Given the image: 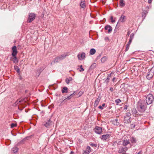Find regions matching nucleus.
<instances>
[{"label":"nucleus","mask_w":154,"mask_h":154,"mask_svg":"<svg viewBox=\"0 0 154 154\" xmlns=\"http://www.w3.org/2000/svg\"><path fill=\"white\" fill-rule=\"evenodd\" d=\"M146 104L144 100L139 101L138 102L137 106L138 111L141 112H144L146 109Z\"/></svg>","instance_id":"1"},{"label":"nucleus","mask_w":154,"mask_h":154,"mask_svg":"<svg viewBox=\"0 0 154 154\" xmlns=\"http://www.w3.org/2000/svg\"><path fill=\"white\" fill-rule=\"evenodd\" d=\"M146 14H144L142 12V17L143 18H144L146 16Z\"/></svg>","instance_id":"45"},{"label":"nucleus","mask_w":154,"mask_h":154,"mask_svg":"<svg viewBox=\"0 0 154 154\" xmlns=\"http://www.w3.org/2000/svg\"><path fill=\"white\" fill-rule=\"evenodd\" d=\"M72 80V78L71 77H69V78L66 79L65 80V82L67 84H69L70 82Z\"/></svg>","instance_id":"24"},{"label":"nucleus","mask_w":154,"mask_h":154,"mask_svg":"<svg viewBox=\"0 0 154 154\" xmlns=\"http://www.w3.org/2000/svg\"><path fill=\"white\" fill-rule=\"evenodd\" d=\"M131 126L132 128H134L135 127V125L133 123L131 124Z\"/></svg>","instance_id":"49"},{"label":"nucleus","mask_w":154,"mask_h":154,"mask_svg":"<svg viewBox=\"0 0 154 154\" xmlns=\"http://www.w3.org/2000/svg\"><path fill=\"white\" fill-rule=\"evenodd\" d=\"M119 5L121 7H124L125 5V3L124 0H120L119 1Z\"/></svg>","instance_id":"20"},{"label":"nucleus","mask_w":154,"mask_h":154,"mask_svg":"<svg viewBox=\"0 0 154 154\" xmlns=\"http://www.w3.org/2000/svg\"><path fill=\"white\" fill-rule=\"evenodd\" d=\"M112 121V124L114 125L118 126L119 125V123L118 119H116Z\"/></svg>","instance_id":"14"},{"label":"nucleus","mask_w":154,"mask_h":154,"mask_svg":"<svg viewBox=\"0 0 154 154\" xmlns=\"http://www.w3.org/2000/svg\"><path fill=\"white\" fill-rule=\"evenodd\" d=\"M124 121L125 123H130V118L128 117H125L124 118Z\"/></svg>","instance_id":"17"},{"label":"nucleus","mask_w":154,"mask_h":154,"mask_svg":"<svg viewBox=\"0 0 154 154\" xmlns=\"http://www.w3.org/2000/svg\"><path fill=\"white\" fill-rule=\"evenodd\" d=\"M90 145L91 146H95L96 147L97 146V144H94V143H91L90 144Z\"/></svg>","instance_id":"41"},{"label":"nucleus","mask_w":154,"mask_h":154,"mask_svg":"<svg viewBox=\"0 0 154 154\" xmlns=\"http://www.w3.org/2000/svg\"><path fill=\"white\" fill-rule=\"evenodd\" d=\"M99 102L98 101H97L96 100H95V102H94V106L95 107H96L97 106V105H98L99 103Z\"/></svg>","instance_id":"38"},{"label":"nucleus","mask_w":154,"mask_h":154,"mask_svg":"<svg viewBox=\"0 0 154 154\" xmlns=\"http://www.w3.org/2000/svg\"><path fill=\"white\" fill-rule=\"evenodd\" d=\"M91 151V149L89 146H88L86 148V150L85 151L84 154H89Z\"/></svg>","instance_id":"18"},{"label":"nucleus","mask_w":154,"mask_h":154,"mask_svg":"<svg viewBox=\"0 0 154 154\" xmlns=\"http://www.w3.org/2000/svg\"><path fill=\"white\" fill-rule=\"evenodd\" d=\"M68 88L66 87H64L63 88L62 92L63 93H67V92L68 91Z\"/></svg>","instance_id":"26"},{"label":"nucleus","mask_w":154,"mask_h":154,"mask_svg":"<svg viewBox=\"0 0 154 154\" xmlns=\"http://www.w3.org/2000/svg\"><path fill=\"white\" fill-rule=\"evenodd\" d=\"M105 105V103H103L102 106H98V108L101 109H103V107H104Z\"/></svg>","instance_id":"35"},{"label":"nucleus","mask_w":154,"mask_h":154,"mask_svg":"<svg viewBox=\"0 0 154 154\" xmlns=\"http://www.w3.org/2000/svg\"><path fill=\"white\" fill-rule=\"evenodd\" d=\"M111 77V75L110 74H109L108 76H107V77L106 79H108L109 80L110 78Z\"/></svg>","instance_id":"44"},{"label":"nucleus","mask_w":154,"mask_h":154,"mask_svg":"<svg viewBox=\"0 0 154 154\" xmlns=\"http://www.w3.org/2000/svg\"><path fill=\"white\" fill-rule=\"evenodd\" d=\"M107 59V57L104 56L101 58V61L102 63H104L106 60Z\"/></svg>","instance_id":"27"},{"label":"nucleus","mask_w":154,"mask_h":154,"mask_svg":"<svg viewBox=\"0 0 154 154\" xmlns=\"http://www.w3.org/2000/svg\"><path fill=\"white\" fill-rule=\"evenodd\" d=\"M132 112H133V114L135 115H138V113L137 112V110H136V109H133L132 110Z\"/></svg>","instance_id":"32"},{"label":"nucleus","mask_w":154,"mask_h":154,"mask_svg":"<svg viewBox=\"0 0 154 154\" xmlns=\"http://www.w3.org/2000/svg\"><path fill=\"white\" fill-rule=\"evenodd\" d=\"M137 154H140V152H138Z\"/></svg>","instance_id":"56"},{"label":"nucleus","mask_w":154,"mask_h":154,"mask_svg":"<svg viewBox=\"0 0 154 154\" xmlns=\"http://www.w3.org/2000/svg\"><path fill=\"white\" fill-rule=\"evenodd\" d=\"M12 56H13V57H15V56H16L17 54V53L16 46H14L12 48Z\"/></svg>","instance_id":"10"},{"label":"nucleus","mask_w":154,"mask_h":154,"mask_svg":"<svg viewBox=\"0 0 154 154\" xmlns=\"http://www.w3.org/2000/svg\"><path fill=\"white\" fill-rule=\"evenodd\" d=\"M121 102V101L119 99H118L115 100V102L116 103V105H118L119 103Z\"/></svg>","instance_id":"33"},{"label":"nucleus","mask_w":154,"mask_h":154,"mask_svg":"<svg viewBox=\"0 0 154 154\" xmlns=\"http://www.w3.org/2000/svg\"><path fill=\"white\" fill-rule=\"evenodd\" d=\"M126 114H127V117H129L131 115V114L129 112L127 113Z\"/></svg>","instance_id":"47"},{"label":"nucleus","mask_w":154,"mask_h":154,"mask_svg":"<svg viewBox=\"0 0 154 154\" xmlns=\"http://www.w3.org/2000/svg\"><path fill=\"white\" fill-rule=\"evenodd\" d=\"M95 50L94 48H92L90 50L89 53L91 55H92L94 54L95 53Z\"/></svg>","instance_id":"23"},{"label":"nucleus","mask_w":154,"mask_h":154,"mask_svg":"<svg viewBox=\"0 0 154 154\" xmlns=\"http://www.w3.org/2000/svg\"><path fill=\"white\" fill-rule=\"evenodd\" d=\"M152 0H148V2L149 4H150L151 3Z\"/></svg>","instance_id":"50"},{"label":"nucleus","mask_w":154,"mask_h":154,"mask_svg":"<svg viewBox=\"0 0 154 154\" xmlns=\"http://www.w3.org/2000/svg\"><path fill=\"white\" fill-rule=\"evenodd\" d=\"M25 140L24 139H23V140H22L21 142H20V143H23V141Z\"/></svg>","instance_id":"53"},{"label":"nucleus","mask_w":154,"mask_h":154,"mask_svg":"<svg viewBox=\"0 0 154 154\" xmlns=\"http://www.w3.org/2000/svg\"><path fill=\"white\" fill-rule=\"evenodd\" d=\"M116 79V78L115 77H114L113 79H112V81L113 82H114V81H115V79Z\"/></svg>","instance_id":"52"},{"label":"nucleus","mask_w":154,"mask_h":154,"mask_svg":"<svg viewBox=\"0 0 154 154\" xmlns=\"http://www.w3.org/2000/svg\"><path fill=\"white\" fill-rule=\"evenodd\" d=\"M17 125L15 124L12 123L11 125V128H13L16 126Z\"/></svg>","instance_id":"40"},{"label":"nucleus","mask_w":154,"mask_h":154,"mask_svg":"<svg viewBox=\"0 0 154 154\" xmlns=\"http://www.w3.org/2000/svg\"><path fill=\"white\" fill-rule=\"evenodd\" d=\"M130 143L129 140H124L122 143V145L124 146H126Z\"/></svg>","instance_id":"19"},{"label":"nucleus","mask_w":154,"mask_h":154,"mask_svg":"<svg viewBox=\"0 0 154 154\" xmlns=\"http://www.w3.org/2000/svg\"><path fill=\"white\" fill-rule=\"evenodd\" d=\"M18 150V148L17 147H14L12 149V151L14 153H16L17 152Z\"/></svg>","instance_id":"25"},{"label":"nucleus","mask_w":154,"mask_h":154,"mask_svg":"<svg viewBox=\"0 0 154 154\" xmlns=\"http://www.w3.org/2000/svg\"><path fill=\"white\" fill-rule=\"evenodd\" d=\"M73 95V94H71L70 96L68 97L67 98H66L65 99H64L63 101H65L66 100H68L70 99L71 98V96Z\"/></svg>","instance_id":"37"},{"label":"nucleus","mask_w":154,"mask_h":154,"mask_svg":"<svg viewBox=\"0 0 154 154\" xmlns=\"http://www.w3.org/2000/svg\"><path fill=\"white\" fill-rule=\"evenodd\" d=\"M68 54V53H65L56 57L55 58L53 63H55L63 60L67 56L69 55Z\"/></svg>","instance_id":"2"},{"label":"nucleus","mask_w":154,"mask_h":154,"mask_svg":"<svg viewBox=\"0 0 154 154\" xmlns=\"http://www.w3.org/2000/svg\"><path fill=\"white\" fill-rule=\"evenodd\" d=\"M109 90L111 91H113V88L112 87L110 88H109Z\"/></svg>","instance_id":"51"},{"label":"nucleus","mask_w":154,"mask_h":154,"mask_svg":"<svg viewBox=\"0 0 154 154\" xmlns=\"http://www.w3.org/2000/svg\"><path fill=\"white\" fill-rule=\"evenodd\" d=\"M94 131L96 134H100L102 132V128L100 127L96 126L94 129Z\"/></svg>","instance_id":"7"},{"label":"nucleus","mask_w":154,"mask_h":154,"mask_svg":"<svg viewBox=\"0 0 154 154\" xmlns=\"http://www.w3.org/2000/svg\"><path fill=\"white\" fill-rule=\"evenodd\" d=\"M18 109H20V110H22V109H20V108H19V107H18Z\"/></svg>","instance_id":"55"},{"label":"nucleus","mask_w":154,"mask_h":154,"mask_svg":"<svg viewBox=\"0 0 154 154\" xmlns=\"http://www.w3.org/2000/svg\"><path fill=\"white\" fill-rule=\"evenodd\" d=\"M125 109H127L126 107H125Z\"/></svg>","instance_id":"59"},{"label":"nucleus","mask_w":154,"mask_h":154,"mask_svg":"<svg viewBox=\"0 0 154 154\" xmlns=\"http://www.w3.org/2000/svg\"><path fill=\"white\" fill-rule=\"evenodd\" d=\"M25 106H24L23 107V108H25Z\"/></svg>","instance_id":"57"},{"label":"nucleus","mask_w":154,"mask_h":154,"mask_svg":"<svg viewBox=\"0 0 154 154\" xmlns=\"http://www.w3.org/2000/svg\"><path fill=\"white\" fill-rule=\"evenodd\" d=\"M74 153V152L72 151H71L70 153V154H73Z\"/></svg>","instance_id":"54"},{"label":"nucleus","mask_w":154,"mask_h":154,"mask_svg":"<svg viewBox=\"0 0 154 154\" xmlns=\"http://www.w3.org/2000/svg\"><path fill=\"white\" fill-rule=\"evenodd\" d=\"M131 32L130 30H128V32L127 33V35H126V37L127 38L128 37V36H129V35L131 33Z\"/></svg>","instance_id":"42"},{"label":"nucleus","mask_w":154,"mask_h":154,"mask_svg":"<svg viewBox=\"0 0 154 154\" xmlns=\"http://www.w3.org/2000/svg\"><path fill=\"white\" fill-rule=\"evenodd\" d=\"M27 100L26 98L18 100L14 104V106H16L18 104H23L24 103L26 102Z\"/></svg>","instance_id":"5"},{"label":"nucleus","mask_w":154,"mask_h":154,"mask_svg":"<svg viewBox=\"0 0 154 154\" xmlns=\"http://www.w3.org/2000/svg\"><path fill=\"white\" fill-rule=\"evenodd\" d=\"M79 5L81 8L85 9L86 6L85 1V0H81Z\"/></svg>","instance_id":"9"},{"label":"nucleus","mask_w":154,"mask_h":154,"mask_svg":"<svg viewBox=\"0 0 154 154\" xmlns=\"http://www.w3.org/2000/svg\"><path fill=\"white\" fill-rule=\"evenodd\" d=\"M153 96L151 94H149L146 98V103L147 105L152 103L153 101Z\"/></svg>","instance_id":"3"},{"label":"nucleus","mask_w":154,"mask_h":154,"mask_svg":"<svg viewBox=\"0 0 154 154\" xmlns=\"http://www.w3.org/2000/svg\"><path fill=\"white\" fill-rule=\"evenodd\" d=\"M14 69L17 73L20 72V69L17 66H14Z\"/></svg>","instance_id":"31"},{"label":"nucleus","mask_w":154,"mask_h":154,"mask_svg":"<svg viewBox=\"0 0 154 154\" xmlns=\"http://www.w3.org/2000/svg\"><path fill=\"white\" fill-rule=\"evenodd\" d=\"M79 69L80 72H83L84 70V69L83 68L82 65H81L79 66V68H78V69Z\"/></svg>","instance_id":"30"},{"label":"nucleus","mask_w":154,"mask_h":154,"mask_svg":"<svg viewBox=\"0 0 154 154\" xmlns=\"http://www.w3.org/2000/svg\"><path fill=\"white\" fill-rule=\"evenodd\" d=\"M105 82L107 84L108 83V82H109V80L108 79H106L105 81Z\"/></svg>","instance_id":"46"},{"label":"nucleus","mask_w":154,"mask_h":154,"mask_svg":"<svg viewBox=\"0 0 154 154\" xmlns=\"http://www.w3.org/2000/svg\"><path fill=\"white\" fill-rule=\"evenodd\" d=\"M11 60L14 63H17L18 62V60L16 56L11 58Z\"/></svg>","instance_id":"21"},{"label":"nucleus","mask_w":154,"mask_h":154,"mask_svg":"<svg viewBox=\"0 0 154 154\" xmlns=\"http://www.w3.org/2000/svg\"><path fill=\"white\" fill-rule=\"evenodd\" d=\"M84 91H80L78 94V95H79V97H80L82 95Z\"/></svg>","instance_id":"36"},{"label":"nucleus","mask_w":154,"mask_h":154,"mask_svg":"<svg viewBox=\"0 0 154 154\" xmlns=\"http://www.w3.org/2000/svg\"><path fill=\"white\" fill-rule=\"evenodd\" d=\"M128 149V148L126 147L124 148L122 147L120 148L118 150V152L121 153L124 152H125Z\"/></svg>","instance_id":"12"},{"label":"nucleus","mask_w":154,"mask_h":154,"mask_svg":"<svg viewBox=\"0 0 154 154\" xmlns=\"http://www.w3.org/2000/svg\"><path fill=\"white\" fill-rule=\"evenodd\" d=\"M100 99L99 97H98V98H97V100H96L99 102Z\"/></svg>","instance_id":"48"},{"label":"nucleus","mask_w":154,"mask_h":154,"mask_svg":"<svg viewBox=\"0 0 154 154\" xmlns=\"http://www.w3.org/2000/svg\"><path fill=\"white\" fill-rule=\"evenodd\" d=\"M134 34L133 33H132L130 35V38L129 39V40L128 42H130V43H131L133 39L134 38Z\"/></svg>","instance_id":"22"},{"label":"nucleus","mask_w":154,"mask_h":154,"mask_svg":"<svg viewBox=\"0 0 154 154\" xmlns=\"http://www.w3.org/2000/svg\"><path fill=\"white\" fill-rule=\"evenodd\" d=\"M149 71L147 72L146 76V78L149 80H150L152 78L154 75V68L152 67L150 69H149Z\"/></svg>","instance_id":"4"},{"label":"nucleus","mask_w":154,"mask_h":154,"mask_svg":"<svg viewBox=\"0 0 154 154\" xmlns=\"http://www.w3.org/2000/svg\"><path fill=\"white\" fill-rule=\"evenodd\" d=\"M131 43H130V42H128L127 44L126 45V47L125 50L126 51H127L128 50Z\"/></svg>","instance_id":"29"},{"label":"nucleus","mask_w":154,"mask_h":154,"mask_svg":"<svg viewBox=\"0 0 154 154\" xmlns=\"http://www.w3.org/2000/svg\"><path fill=\"white\" fill-rule=\"evenodd\" d=\"M36 16V15L34 13L30 14L27 20V23H29L35 19Z\"/></svg>","instance_id":"6"},{"label":"nucleus","mask_w":154,"mask_h":154,"mask_svg":"<svg viewBox=\"0 0 154 154\" xmlns=\"http://www.w3.org/2000/svg\"><path fill=\"white\" fill-rule=\"evenodd\" d=\"M131 141L132 143H134L136 142V140L134 137H131Z\"/></svg>","instance_id":"34"},{"label":"nucleus","mask_w":154,"mask_h":154,"mask_svg":"<svg viewBox=\"0 0 154 154\" xmlns=\"http://www.w3.org/2000/svg\"><path fill=\"white\" fill-rule=\"evenodd\" d=\"M97 66V64L95 63H93L91 66L90 67V69H93L95 67H96Z\"/></svg>","instance_id":"28"},{"label":"nucleus","mask_w":154,"mask_h":154,"mask_svg":"<svg viewBox=\"0 0 154 154\" xmlns=\"http://www.w3.org/2000/svg\"><path fill=\"white\" fill-rule=\"evenodd\" d=\"M52 122L51 121L50 119L48 120L47 122L44 125L47 128H49L50 126L51 125Z\"/></svg>","instance_id":"16"},{"label":"nucleus","mask_w":154,"mask_h":154,"mask_svg":"<svg viewBox=\"0 0 154 154\" xmlns=\"http://www.w3.org/2000/svg\"><path fill=\"white\" fill-rule=\"evenodd\" d=\"M110 19L111 20V22L112 23L115 22V20H113V17L112 16H111L110 17Z\"/></svg>","instance_id":"43"},{"label":"nucleus","mask_w":154,"mask_h":154,"mask_svg":"<svg viewBox=\"0 0 154 154\" xmlns=\"http://www.w3.org/2000/svg\"><path fill=\"white\" fill-rule=\"evenodd\" d=\"M146 10H144L142 12L144 14H147L148 13V11L147 10V9H148V8H146Z\"/></svg>","instance_id":"39"},{"label":"nucleus","mask_w":154,"mask_h":154,"mask_svg":"<svg viewBox=\"0 0 154 154\" xmlns=\"http://www.w3.org/2000/svg\"><path fill=\"white\" fill-rule=\"evenodd\" d=\"M125 109H127L126 107H125Z\"/></svg>","instance_id":"58"},{"label":"nucleus","mask_w":154,"mask_h":154,"mask_svg":"<svg viewBox=\"0 0 154 154\" xmlns=\"http://www.w3.org/2000/svg\"><path fill=\"white\" fill-rule=\"evenodd\" d=\"M105 29L106 30H108V33H110L112 30V27L109 25H107L105 26Z\"/></svg>","instance_id":"13"},{"label":"nucleus","mask_w":154,"mask_h":154,"mask_svg":"<svg viewBox=\"0 0 154 154\" xmlns=\"http://www.w3.org/2000/svg\"><path fill=\"white\" fill-rule=\"evenodd\" d=\"M110 136V135L109 134H106L105 135H103L102 136L101 139L105 140L108 139Z\"/></svg>","instance_id":"11"},{"label":"nucleus","mask_w":154,"mask_h":154,"mask_svg":"<svg viewBox=\"0 0 154 154\" xmlns=\"http://www.w3.org/2000/svg\"><path fill=\"white\" fill-rule=\"evenodd\" d=\"M126 17L123 15H122L120 18L119 21L121 22H124L125 21Z\"/></svg>","instance_id":"15"},{"label":"nucleus","mask_w":154,"mask_h":154,"mask_svg":"<svg viewBox=\"0 0 154 154\" xmlns=\"http://www.w3.org/2000/svg\"><path fill=\"white\" fill-rule=\"evenodd\" d=\"M85 57V53L82 52L81 54H79L78 55V58L80 60L84 59Z\"/></svg>","instance_id":"8"}]
</instances>
